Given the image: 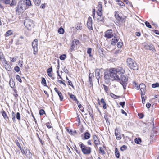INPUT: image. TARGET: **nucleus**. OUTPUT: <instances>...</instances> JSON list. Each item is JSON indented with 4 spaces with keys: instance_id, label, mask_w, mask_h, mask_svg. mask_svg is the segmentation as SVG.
Listing matches in <instances>:
<instances>
[{
    "instance_id": "42",
    "label": "nucleus",
    "mask_w": 159,
    "mask_h": 159,
    "mask_svg": "<svg viewBox=\"0 0 159 159\" xmlns=\"http://www.w3.org/2000/svg\"><path fill=\"white\" fill-rule=\"evenodd\" d=\"M70 98L73 101L76 100V98L75 96L73 94H70Z\"/></svg>"
},
{
    "instance_id": "10",
    "label": "nucleus",
    "mask_w": 159,
    "mask_h": 159,
    "mask_svg": "<svg viewBox=\"0 0 159 159\" xmlns=\"http://www.w3.org/2000/svg\"><path fill=\"white\" fill-rule=\"evenodd\" d=\"M116 71H117V73L120 74H123L125 73V70L124 69L121 67H118L117 69H116Z\"/></svg>"
},
{
    "instance_id": "46",
    "label": "nucleus",
    "mask_w": 159,
    "mask_h": 159,
    "mask_svg": "<svg viewBox=\"0 0 159 159\" xmlns=\"http://www.w3.org/2000/svg\"><path fill=\"white\" fill-rule=\"evenodd\" d=\"M75 45L74 44H73L72 43H71V45L70 48V50L71 52L74 50V48L75 47Z\"/></svg>"
},
{
    "instance_id": "23",
    "label": "nucleus",
    "mask_w": 159,
    "mask_h": 159,
    "mask_svg": "<svg viewBox=\"0 0 159 159\" xmlns=\"http://www.w3.org/2000/svg\"><path fill=\"white\" fill-rule=\"evenodd\" d=\"M9 84L11 88H13L14 87V86L15 85V84L14 82L13 81L12 79H10L9 82Z\"/></svg>"
},
{
    "instance_id": "3",
    "label": "nucleus",
    "mask_w": 159,
    "mask_h": 159,
    "mask_svg": "<svg viewBox=\"0 0 159 159\" xmlns=\"http://www.w3.org/2000/svg\"><path fill=\"white\" fill-rule=\"evenodd\" d=\"M26 8V6L25 4H23L21 2L19 3L17 6L16 7V12L18 14L24 12Z\"/></svg>"
},
{
    "instance_id": "16",
    "label": "nucleus",
    "mask_w": 159,
    "mask_h": 159,
    "mask_svg": "<svg viewBox=\"0 0 159 159\" xmlns=\"http://www.w3.org/2000/svg\"><path fill=\"white\" fill-rule=\"evenodd\" d=\"M21 2L24 4H25V6H31L32 5L31 1L30 0H22Z\"/></svg>"
},
{
    "instance_id": "47",
    "label": "nucleus",
    "mask_w": 159,
    "mask_h": 159,
    "mask_svg": "<svg viewBox=\"0 0 159 159\" xmlns=\"http://www.w3.org/2000/svg\"><path fill=\"white\" fill-rule=\"evenodd\" d=\"M16 79L19 82L21 83L22 80L20 77V76L18 75H17L16 76Z\"/></svg>"
},
{
    "instance_id": "64",
    "label": "nucleus",
    "mask_w": 159,
    "mask_h": 159,
    "mask_svg": "<svg viewBox=\"0 0 159 159\" xmlns=\"http://www.w3.org/2000/svg\"><path fill=\"white\" fill-rule=\"evenodd\" d=\"M119 104L122 106L123 108H124V107L125 104V102H120L119 103Z\"/></svg>"
},
{
    "instance_id": "33",
    "label": "nucleus",
    "mask_w": 159,
    "mask_h": 159,
    "mask_svg": "<svg viewBox=\"0 0 159 159\" xmlns=\"http://www.w3.org/2000/svg\"><path fill=\"white\" fill-rule=\"evenodd\" d=\"M92 76H93L92 75H91V74H89V83L91 85V86L93 85V82L92 81Z\"/></svg>"
},
{
    "instance_id": "57",
    "label": "nucleus",
    "mask_w": 159,
    "mask_h": 159,
    "mask_svg": "<svg viewBox=\"0 0 159 159\" xmlns=\"http://www.w3.org/2000/svg\"><path fill=\"white\" fill-rule=\"evenodd\" d=\"M103 86L104 89V90H105V91L106 92L108 91V90H109V89H108L107 86H106L105 84H103Z\"/></svg>"
},
{
    "instance_id": "26",
    "label": "nucleus",
    "mask_w": 159,
    "mask_h": 159,
    "mask_svg": "<svg viewBox=\"0 0 159 159\" xmlns=\"http://www.w3.org/2000/svg\"><path fill=\"white\" fill-rule=\"evenodd\" d=\"M2 114V116H3V117L6 120H7V119L9 120V118L8 117L7 114H6V112H5V111L3 110V111Z\"/></svg>"
},
{
    "instance_id": "49",
    "label": "nucleus",
    "mask_w": 159,
    "mask_h": 159,
    "mask_svg": "<svg viewBox=\"0 0 159 159\" xmlns=\"http://www.w3.org/2000/svg\"><path fill=\"white\" fill-rule=\"evenodd\" d=\"M127 149V147L125 145H123L122 146H121L120 148V149L121 151H123L124 150H126Z\"/></svg>"
},
{
    "instance_id": "25",
    "label": "nucleus",
    "mask_w": 159,
    "mask_h": 159,
    "mask_svg": "<svg viewBox=\"0 0 159 159\" xmlns=\"http://www.w3.org/2000/svg\"><path fill=\"white\" fill-rule=\"evenodd\" d=\"M115 153L116 157L117 158H119L120 157V154L117 148H115Z\"/></svg>"
},
{
    "instance_id": "29",
    "label": "nucleus",
    "mask_w": 159,
    "mask_h": 159,
    "mask_svg": "<svg viewBox=\"0 0 159 159\" xmlns=\"http://www.w3.org/2000/svg\"><path fill=\"white\" fill-rule=\"evenodd\" d=\"M0 2L4 3L6 4H9L11 2L10 0H0Z\"/></svg>"
},
{
    "instance_id": "32",
    "label": "nucleus",
    "mask_w": 159,
    "mask_h": 159,
    "mask_svg": "<svg viewBox=\"0 0 159 159\" xmlns=\"http://www.w3.org/2000/svg\"><path fill=\"white\" fill-rule=\"evenodd\" d=\"M16 4V0H11V3L10 2V6L11 7H13L14 6H15Z\"/></svg>"
},
{
    "instance_id": "13",
    "label": "nucleus",
    "mask_w": 159,
    "mask_h": 159,
    "mask_svg": "<svg viewBox=\"0 0 159 159\" xmlns=\"http://www.w3.org/2000/svg\"><path fill=\"white\" fill-rule=\"evenodd\" d=\"M145 49L147 50H151L153 52L156 51V50L152 45H145Z\"/></svg>"
},
{
    "instance_id": "63",
    "label": "nucleus",
    "mask_w": 159,
    "mask_h": 159,
    "mask_svg": "<svg viewBox=\"0 0 159 159\" xmlns=\"http://www.w3.org/2000/svg\"><path fill=\"white\" fill-rule=\"evenodd\" d=\"M124 1L125 2L126 4H130V6H132L131 3L129 2V1L128 0H124Z\"/></svg>"
},
{
    "instance_id": "60",
    "label": "nucleus",
    "mask_w": 159,
    "mask_h": 159,
    "mask_svg": "<svg viewBox=\"0 0 159 159\" xmlns=\"http://www.w3.org/2000/svg\"><path fill=\"white\" fill-rule=\"evenodd\" d=\"M63 70L66 73L68 74L69 73V71L66 68V67H64V68L63 69Z\"/></svg>"
},
{
    "instance_id": "21",
    "label": "nucleus",
    "mask_w": 159,
    "mask_h": 159,
    "mask_svg": "<svg viewBox=\"0 0 159 159\" xmlns=\"http://www.w3.org/2000/svg\"><path fill=\"white\" fill-rule=\"evenodd\" d=\"M118 41V40L114 37L112 39L111 44L112 45H115Z\"/></svg>"
},
{
    "instance_id": "4",
    "label": "nucleus",
    "mask_w": 159,
    "mask_h": 159,
    "mask_svg": "<svg viewBox=\"0 0 159 159\" xmlns=\"http://www.w3.org/2000/svg\"><path fill=\"white\" fill-rule=\"evenodd\" d=\"M24 24L29 30H30L34 26L33 21L29 19H25L24 21Z\"/></svg>"
},
{
    "instance_id": "35",
    "label": "nucleus",
    "mask_w": 159,
    "mask_h": 159,
    "mask_svg": "<svg viewBox=\"0 0 159 159\" xmlns=\"http://www.w3.org/2000/svg\"><path fill=\"white\" fill-rule=\"evenodd\" d=\"M66 57V55L65 54H63L61 55L59 57V58L61 60H65Z\"/></svg>"
},
{
    "instance_id": "55",
    "label": "nucleus",
    "mask_w": 159,
    "mask_h": 159,
    "mask_svg": "<svg viewBox=\"0 0 159 159\" xmlns=\"http://www.w3.org/2000/svg\"><path fill=\"white\" fill-rule=\"evenodd\" d=\"M16 118L18 120H20V113L19 112H18L17 113L16 115Z\"/></svg>"
},
{
    "instance_id": "59",
    "label": "nucleus",
    "mask_w": 159,
    "mask_h": 159,
    "mask_svg": "<svg viewBox=\"0 0 159 159\" xmlns=\"http://www.w3.org/2000/svg\"><path fill=\"white\" fill-rule=\"evenodd\" d=\"M138 115L140 119L143 118L144 116V115L143 113L138 114Z\"/></svg>"
},
{
    "instance_id": "34",
    "label": "nucleus",
    "mask_w": 159,
    "mask_h": 159,
    "mask_svg": "<svg viewBox=\"0 0 159 159\" xmlns=\"http://www.w3.org/2000/svg\"><path fill=\"white\" fill-rule=\"evenodd\" d=\"M34 4L37 6H39L41 3V0H33Z\"/></svg>"
},
{
    "instance_id": "44",
    "label": "nucleus",
    "mask_w": 159,
    "mask_h": 159,
    "mask_svg": "<svg viewBox=\"0 0 159 159\" xmlns=\"http://www.w3.org/2000/svg\"><path fill=\"white\" fill-rule=\"evenodd\" d=\"M123 44L122 42H119L117 44V47L119 48H121L122 46L123 45Z\"/></svg>"
},
{
    "instance_id": "52",
    "label": "nucleus",
    "mask_w": 159,
    "mask_h": 159,
    "mask_svg": "<svg viewBox=\"0 0 159 159\" xmlns=\"http://www.w3.org/2000/svg\"><path fill=\"white\" fill-rule=\"evenodd\" d=\"M52 71V66L50 67L47 70V73H51V72Z\"/></svg>"
},
{
    "instance_id": "61",
    "label": "nucleus",
    "mask_w": 159,
    "mask_h": 159,
    "mask_svg": "<svg viewBox=\"0 0 159 159\" xmlns=\"http://www.w3.org/2000/svg\"><path fill=\"white\" fill-rule=\"evenodd\" d=\"M20 150H21V152L22 154H26L27 153V151H25L24 149H22V148L21 147V148H20Z\"/></svg>"
},
{
    "instance_id": "45",
    "label": "nucleus",
    "mask_w": 159,
    "mask_h": 159,
    "mask_svg": "<svg viewBox=\"0 0 159 159\" xmlns=\"http://www.w3.org/2000/svg\"><path fill=\"white\" fill-rule=\"evenodd\" d=\"M97 15L99 16H101L102 15V13L101 12V10H99L98 9L97 11Z\"/></svg>"
},
{
    "instance_id": "48",
    "label": "nucleus",
    "mask_w": 159,
    "mask_h": 159,
    "mask_svg": "<svg viewBox=\"0 0 159 159\" xmlns=\"http://www.w3.org/2000/svg\"><path fill=\"white\" fill-rule=\"evenodd\" d=\"M15 143H16L17 146L20 148H21V146H20V144L19 143L18 141L17 140H16L15 141Z\"/></svg>"
},
{
    "instance_id": "58",
    "label": "nucleus",
    "mask_w": 159,
    "mask_h": 159,
    "mask_svg": "<svg viewBox=\"0 0 159 159\" xmlns=\"http://www.w3.org/2000/svg\"><path fill=\"white\" fill-rule=\"evenodd\" d=\"M14 69L17 72H19L20 70V68L18 66H15L14 68Z\"/></svg>"
},
{
    "instance_id": "31",
    "label": "nucleus",
    "mask_w": 159,
    "mask_h": 159,
    "mask_svg": "<svg viewBox=\"0 0 159 159\" xmlns=\"http://www.w3.org/2000/svg\"><path fill=\"white\" fill-rule=\"evenodd\" d=\"M64 32V29L62 27H60L58 30V33L61 34H63Z\"/></svg>"
},
{
    "instance_id": "7",
    "label": "nucleus",
    "mask_w": 159,
    "mask_h": 159,
    "mask_svg": "<svg viewBox=\"0 0 159 159\" xmlns=\"http://www.w3.org/2000/svg\"><path fill=\"white\" fill-rule=\"evenodd\" d=\"M119 80H120L117 81L119 82L121 84H127L128 77L126 75H121L120 77H119Z\"/></svg>"
},
{
    "instance_id": "14",
    "label": "nucleus",
    "mask_w": 159,
    "mask_h": 159,
    "mask_svg": "<svg viewBox=\"0 0 159 159\" xmlns=\"http://www.w3.org/2000/svg\"><path fill=\"white\" fill-rule=\"evenodd\" d=\"M139 87L141 90V93H145V90L146 89V86L145 84L143 83L139 85Z\"/></svg>"
},
{
    "instance_id": "9",
    "label": "nucleus",
    "mask_w": 159,
    "mask_h": 159,
    "mask_svg": "<svg viewBox=\"0 0 159 159\" xmlns=\"http://www.w3.org/2000/svg\"><path fill=\"white\" fill-rule=\"evenodd\" d=\"M112 29H109L107 31L105 34V37L108 39L111 38L113 36L112 33Z\"/></svg>"
},
{
    "instance_id": "1",
    "label": "nucleus",
    "mask_w": 159,
    "mask_h": 159,
    "mask_svg": "<svg viewBox=\"0 0 159 159\" xmlns=\"http://www.w3.org/2000/svg\"><path fill=\"white\" fill-rule=\"evenodd\" d=\"M117 71L116 69L112 68L110 69L107 70L104 73V78L105 80H114L118 81L120 80L119 77L117 74Z\"/></svg>"
},
{
    "instance_id": "56",
    "label": "nucleus",
    "mask_w": 159,
    "mask_h": 159,
    "mask_svg": "<svg viewBox=\"0 0 159 159\" xmlns=\"http://www.w3.org/2000/svg\"><path fill=\"white\" fill-rule=\"evenodd\" d=\"M117 1L119 2L118 4L120 6H125V4L122 2L120 1V0H117Z\"/></svg>"
},
{
    "instance_id": "19",
    "label": "nucleus",
    "mask_w": 159,
    "mask_h": 159,
    "mask_svg": "<svg viewBox=\"0 0 159 159\" xmlns=\"http://www.w3.org/2000/svg\"><path fill=\"white\" fill-rule=\"evenodd\" d=\"M114 16L117 20L120 18L121 17L119 14L118 11H115L114 12Z\"/></svg>"
},
{
    "instance_id": "54",
    "label": "nucleus",
    "mask_w": 159,
    "mask_h": 159,
    "mask_svg": "<svg viewBox=\"0 0 159 159\" xmlns=\"http://www.w3.org/2000/svg\"><path fill=\"white\" fill-rule=\"evenodd\" d=\"M99 16V18H98V19L100 21L104 22V20L103 16L102 15L101 16Z\"/></svg>"
},
{
    "instance_id": "11",
    "label": "nucleus",
    "mask_w": 159,
    "mask_h": 159,
    "mask_svg": "<svg viewBox=\"0 0 159 159\" xmlns=\"http://www.w3.org/2000/svg\"><path fill=\"white\" fill-rule=\"evenodd\" d=\"M100 70L99 69H97L95 70V76L97 79L98 80V81L99 82V80L101 76H102V75H100Z\"/></svg>"
},
{
    "instance_id": "41",
    "label": "nucleus",
    "mask_w": 159,
    "mask_h": 159,
    "mask_svg": "<svg viewBox=\"0 0 159 159\" xmlns=\"http://www.w3.org/2000/svg\"><path fill=\"white\" fill-rule=\"evenodd\" d=\"M78 106L79 108L82 111V112H83L84 111V110L83 107L81 104L80 103H79Z\"/></svg>"
},
{
    "instance_id": "27",
    "label": "nucleus",
    "mask_w": 159,
    "mask_h": 159,
    "mask_svg": "<svg viewBox=\"0 0 159 159\" xmlns=\"http://www.w3.org/2000/svg\"><path fill=\"white\" fill-rule=\"evenodd\" d=\"M134 142L137 144H139L141 142V139L140 138H136L134 140Z\"/></svg>"
},
{
    "instance_id": "22",
    "label": "nucleus",
    "mask_w": 159,
    "mask_h": 159,
    "mask_svg": "<svg viewBox=\"0 0 159 159\" xmlns=\"http://www.w3.org/2000/svg\"><path fill=\"white\" fill-rule=\"evenodd\" d=\"M101 102L103 105V108L104 109H106L107 108L106 104L103 98H101Z\"/></svg>"
},
{
    "instance_id": "17",
    "label": "nucleus",
    "mask_w": 159,
    "mask_h": 159,
    "mask_svg": "<svg viewBox=\"0 0 159 159\" xmlns=\"http://www.w3.org/2000/svg\"><path fill=\"white\" fill-rule=\"evenodd\" d=\"M90 134L88 132H86L84 134V138H82V139L83 140L88 139L90 138Z\"/></svg>"
},
{
    "instance_id": "24",
    "label": "nucleus",
    "mask_w": 159,
    "mask_h": 159,
    "mask_svg": "<svg viewBox=\"0 0 159 159\" xmlns=\"http://www.w3.org/2000/svg\"><path fill=\"white\" fill-rule=\"evenodd\" d=\"M67 131L70 134L74 135L76 134V131L75 130L74 131H73L72 130L70 129H67Z\"/></svg>"
},
{
    "instance_id": "30",
    "label": "nucleus",
    "mask_w": 159,
    "mask_h": 159,
    "mask_svg": "<svg viewBox=\"0 0 159 159\" xmlns=\"http://www.w3.org/2000/svg\"><path fill=\"white\" fill-rule=\"evenodd\" d=\"M41 83L45 86L47 87L46 82L45 79L43 77H42Z\"/></svg>"
},
{
    "instance_id": "15",
    "label": "nucleus",
    "mask_w": 159,
    "mask_h": 159,
    "mask_svg": "<svg viewBox=\"0 0 159 159\" xmlns=\"http://www.w3.org/2000/svg\"><path fill=\"white\" fill-rule=\"evenodd\" d=\"M93 140L94 141V143L96 146H97L100 144V141L97 136L95 135H93Z\"/></svg>"
},
{
    "instance_id": "40",
    "label": "nucleus",
    "mask_w": 159,
    "mask_h": 159,
    "mask_svg": "<svg viewBox=\"0 0 159 159\" xmlns=\"http://www.w3.org/2000/svg\"><path fill=\"white\" fill-rule=\"evenodd\" d=\"M89 111V114L90 116L92 117V118H93V111L92 110H91V111H90V109L88 108Z\"/></svg>"
},
{
    "instance_id": "53",
    "label": "nucleus",
    "mask_w": 159,
    "mask_h": 159,
    "mask_svg": "<svg viewBox=\"0 0 159 159\" xmlns=\"http://www.w3.org/2000/svg\"><path fill=\"white\" fill-rule=\"evenodd\" d=\"M39 113L40 115H42L45 114V112L44 110L41 109L39 111Z\"/></svg>"
},
{
    "instance_id": "51",
    "label": "nucleus",
    "mask_w": 159,
    "mask_h": 159,
    "mask_svg": "<svg viewBox=\"0 0 159 159\" xmlns=\"http://www.w3.org/2000/svg\"><path fill=\"white\" fill-rule=\"evenodd\" d=\"M99 151L103 154H104L105 153V152L102 147H100L99 148Z\"/></svg>"
},
{
    "instance_id": "36",
    "label": "nucleus",
    "mask_w": 159,
    "mask_h": 159,
    "mask_svg": "<svg viewBox=\"0 0 159 159\" xmlns=\"http://www.w3.org/2000/svg\"><path fill=\"white\" fill-rule=\"evenodd\" d=\"M72 43L75 44V45H78L80 43V42L78 40L76 39H74L72 42Z\"/></svg>"
},
{
    "instance_id": "6",
    "label": "nucleus",
    "mask_w": 159,
    "mask_h": 159,
    "mask_svg": "<svg viewBox=\"0 0 159 159\" xmlns=\"http://www.w3.org/2000/svg\"><path fill=\"white\" fill-rule=\"evenodd\" d=\"M38 40L35 39L34 40L33 42H32V45L33 47V49L34 50L33 54L36 55V53L38 52Z\"/></svg>"
},
{
    "instance_id": "37",
    "label": "nucleus",
    "mask_w": 159,
    "mask_h": 159,
    "mask_svg": "<svg viewBox=\"0 0 159 159\" xmlns=\"http://www.w3.org/2000/svg\"><path fill=\"white\" fill-rule=\"evenodd\" d=\"M58 95L59 96V97L60 100L61 101H63V97L61 92H58Z\"/></svg>"
},
{
    "instance_id": "62",
    "label": "nucleus",
    "mask_w": 159,
    "mask_h": 159,
    "mask_svg": "<svg viewBox=\"0 0 159 159\" xmlns=\"http://www.w3.org/2000/svg\"><path fill=\"white\" fill-rule=\"evenodd\" d=\"M14 95L15 97L16 98H17L18 97V94L17 93V92L16 90H14Z\"/></svg>"
},
{
    "instance_id": "28",
    "label": "nucleus",
    "mask_w": 159,
    "mask_h": 159,
    "mask_svg": "<svg viewBox=\"0 0 159 159\" xmlns=\"http://www.w3.org/2000/svg\"><path fill=\"white\" fill-rule=\"evenodd\" d=\"M13 33V31L12 30H9L6 32L5 36L6 37H8L9 35H11Z\"/></svg>"
},
{
    "instance_id": "43",
    "label": "nucleus",
    "mask_w": 159,
    "mask_h": 159,
    "mask_svg": "<svg viewBox=\"0 0 159 159\" xmlns=\"http://www.w3.org/2000/svg\"><path fill=\"white\" fill-rule=\"evenodd\" d=\"M145 24L146 27H147L148 28H152V26L151 25H150L149 22H148V21H145Z\"/></svg>"
},
{
    "instance_id": "5",
    "label": "nucleus",
    "mask_w": 159,
    "mask_h": 159,
    "mask_svg": "<svg viewBox=\"0 0 159 159\" xmlns=\"http://www.w3.org/2000/svg\"><path fill=\"white\" fill-rule=\"evenodd\" d=\"M81 148L82 151L84 154H89L91 152V148L90 147H88L86 146L82 143H81L80 144Z\"/></svg>"
},
{
    "instance_id": "2",
    "label": "nucleus",
    "mask_w": 159,
    "mask_h": 159,
    "mask_svg": "<svg viewBox=\"0 0 159 159\" xmlns=\"http://www.w3.org/2000/svg\"><path fill=\"white\" fill-rule=\"evenodd\" d=\"M126 62L127 65L130 69L134 70H138L139 66L136 62L131 58L127 59Z\"/></svg>"
},
{
    "instance_id": "12",
    "label": "nucleus",
    "mask_w": 159,
    "mask_h": 159,
    "mask_svg": "<svg viewBox=\"0 0 159 159\" xmlns=\"http://www.w3.org/2000/svg\"><path fill=\"white\" fill-rule=\"evenodd\" d=\"M98 51L100 56L103 57L104 56V51L103 48L100 47H98Z\"/></svg>"
},
{
    "instance_id": "20",
    "label": "nucleus",
    "mask_w": 159,
    "mask_h": 159,
    "mask_svg": "<svg viewBox=\"0 0 159 159\" xmlns=\"http://www.w3.org/2000/svg\"><path fill=\"white\" fill-rule=\"evenodd\" d=\"M118 131L117 129L115 130V135L116 137V139L118 140H120L121 138V136L120 134V133H117L116 132V131Z\"/></svg>"
},
{
    "instance_id": "38",
    "label": "nucleus",
    "mask_w": 159,
    "mask_h": 159,
    "mask_svg": "<svg viewBox=\"0 0 159 159\" xmlns=\"http://www.w3.org/2000/svg\"><path fill=\"white\" fill-rule=\"evenodd\" d=\"M15 114L14 112H12L11 113V116H12V118L14 122H15L16 121L15 119Z\"/></svg>"
},
{
    "instance_id": "50",
    "label": "nucleus",
    "mask_w": 159,
    "mask_h": 159,
    "mask_svg": "<svg viewBox=\"0 0 159 159\" xmlns=\"http://www.w3.org/2000/svg\"><path fill=\"white\" fill-rule=\"evenodd\" d=\"M5 68L6 69L9 71H11V66L9 64H7V66H6Z\"/></svg>"
},
{
    "instance_id": "8",
    "label": "nucleus",
    "mask_w": 159,
    "mask_h": 159,
    "mask_svg": "<svg viewBox=\"0 0 159 159\" xmlns=\"http://www.w3.org/2000/svg\"><path fill=\"white\" fill-rule=\"evenodd\" d=\"M92 18L89 16L88 18V20L87 23V25L88 28L89 30H92L93 29L92 26Z\"/></svg>"
},
{
    "instance_id": "18",
    "label": "nucleus",
    "mask_w": 159,
    "mask_h": 159,
    "mask_svg": "<svg viewBox=\"0 0 159 159\" xmlns=\"http://www.w3.org/2000/svg\"><path fill=\"white\" fill-rule=\"evenodd\" d=\"M117 23L118 24L120 25V22H121L122 23H125L126 21V17H125L124 18H123L122 16H121L118 20H117Z\"/></svg>"
},
{
    "instance_id": "39",
    "label": "nucleus",
    "mask_w": 159,
    "mask_h": 159,
    "mask_svg": "<svg viewBox=\"0 0 159 159\" xmlns=\"http://www.w3.org/2000/svg\"><path fill=\"white\" fill-rule=\"evenodd\" d=\"M152 87L153 88L159 87V83L156 82L155 83L153 84L152 85Z\"/></svg>"
}]
</instances>
